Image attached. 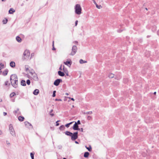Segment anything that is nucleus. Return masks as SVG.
I'll use <instances>...</instances> for the list:
<instances>
[{
    "label": "nucleus",
    "mask_w": 159,
    "mask_h": 159,
    "mask_svg": "<svg viewBox=\"0 0 159 159\" xmlns=\"http://www.w3.org/2000/svg\"><path fill=\"white\" fill-rule=\"evenodd\" d=\"M30 55V52L29 50H25L23 54L22 59L23 60H27L29 59Z\"/></svg>",
    "instance_id": "obj_1"
},
{
    "label": "nucleus",
    "mask_w": 159,
    "mask_h": 159,
    "mask_svg": "<svg viewBox=\"0 0 159 159\" xmlns=\"http://www.w3.org/2000/svg\"><path fill=\"white\" fill-rule=\"evenodd\" d=\"M75 12L77 15H80L81 13L82 8L80 4H77L75 5Z\"/></svg>",
    "instance_id": "obj_2"
},
{
    "label": "nucleus",
    "mask_w": 159,
    "mask_h": 159,
    "mask_svg": "<svg viewBox=\"0 0 159 159\" xmlns=\"http://www.w3.org/2000/svg\"><path fill=\"white\" fill-rule=\"evenodd\" d=\"M9 130L11 134L13 136H16L15 132L11 124H10L9 125Z\"/></svg>",
    "instance_id": "obj_3"
},
{
    "label": "nucleus",
    "mask_w": 159,
    "mask_h": 159,
    "mask_svg": "<svg viewBox=\"0 0 159 159\" xmlns=\"http://www.w3.org/2000/svg\"><path fill=\"white\" fill-rule=\"evenodd\" d=\"M78 132H74V133H72V134L71 135V139L72 141H74L77 139L78 138Z\"/></svg>",
    "instance_id": "obj_4"
},
{
    "label": "nucleus",
    "mask_w": 159,
    "mask_h": 159,
    "mask_svg": "<svg viewBox=\"0 0 159 159\" xmlns=\"http://www.w3.org/2000/svg\"><path fill=\"white\" fill-rule=\"evenodd\" d=\"M77 48L76 46L74 45L72 48L71 52L70 54V55L72 56H74L76 52Z\"/></svg>",
    "instance_id": "obj_5"
},
{
    "label": "nucleus",
    "mask_w": 159,
    "mask_h": 159,
    "mask_svg": "<svg viewBox=\"0 0 159 159\" xmlns=\"http://www.w3.org/2000/svg\"><path fill=\"white\" fill-rule=\"evenodd\" d=\"M18 80L11 81V84L15 88H16L18 86Z\"/></svg>",
    "instance_id": "obj_6"
},
{
    "label": "nucleus",
    "mask_w": 159,
    "mask_h": 159,
    "mask_svg": "<svg viewBox=\"0 0 159 159\" xmlns=\"http://www.w3.org/2000/svg\"><path fill=\"white\" fill-rule=\"evenodd\" d=\"M62 81V80L61 79H57L55 80L54 82V84L56 86H58L60 83Z\"/></svg>",
    "instance_id": "obj_7"
},
{
    "label": "nucleus",
    "mask_w": 159,
    "mask_h": 159,
    "mask_svg": "<svg viewBox=\"0 0 159 159\" xmlns=\"http://www.w3.org/2000/svg\"><path fill=\"white\" fill-rule=\"evenodd\" d=\"M10 80L11 81L18 80L17 75L15 74L12 75L11 76Z\"/></svg>",
    "instance_id": "obj_8"
},
{
    "label": "nucleus",
    "mask_w": 159,
    "mask_h": 159,
    "mask_svg": "<svg viewBox=\"0 0 159 159\" xmlns=\"http://www.w3.org/2000/svg\"><path fill=\"white\" fill-rule=\"evenodd\" d=\"M79 126L77 125L76 122H75V124L74 125L73 129L74 130H80V129L78 128Z\"/></svg>",
    "instance_id": "obj_9"
},
{
    "label": "nucleus",
    "mask_w": 159,
    "mask_h": 159,
    "mask_svg": "<svg viewBox=\"0 0 159 159\" xmlns=\"http://www.w3.org/2000/svg\"><path fill=\"white\" fill-rule=\"evenodd\" d=\"M25 124L26 127L29 128H32V126L31 124L27 121H25Z\"/></svg>",
    "instance_id": "obj_10"
},
{
    "label": "nucleus",
    "mask_w": 159,
    "mask_h": 159,
    "mask_svg": "<svg viewBox=\"0 0 159 159\" xmlns=\"http://www.w3.org/2000/svg\"><path fill=\"white\" fill-rule=\"evenodd\" d=\"M31 77L34 80H38V77L37 74L35 73H34L33 75H32Z\"/></svg>",
    "instance_id": "obj_11"
},
{
    "label": "nucleus",
    "mask_w": 159,
    "mask_h": 159,
    "mask_svg": "<svg viewBox=\"0 0 159 159\" xmlns=\"http://www.w3.org/2000/svg\"><path fill=\"white\" fill-rule=\"evenodd\" d=\"M64 64L67 65V66L70 67L71 64L72 62L70 61H66L64 62Z\"/></svg>",
    "instance_id": "obj_12"
},
{
    "label": "nucleus",
    "mask_w": 159,
    "mask_h": 159,
    "mask_svg": "<svg viewBox=\"0 0 159 159\" xmlns=\"http://www.w3.org/2000/svg\"><path fill=\"white\" fill-rule=\"evenodd\" d=\"M58 75L61 76H63L65 75L64 73L60 70L58 71Z\"/></svg>",
    "instance_id": "obj_13"
},
{
    "label": "nucleus",
    "mask_w": 159,
    "mask_h": 159,
    "mask_svg": "<svg viewBox=\"0 0 159 159\" xmlns=\"http://www.w3.org/2000/svg\"><path fill=\"white\" fill-rule=\"evenodd\" d=\"M39 93V90L38 89H35L33 92V94L35 95H37Z\"/></svg>",
    "instance_id": "obj_14"
},
{
    "label": "nucleus",
    "mask_w": 159,
    "mask_h": 159,
    "mask_svg": "<svg viewBox=\"0 0 159 159\" xmlns=\"http://www.w3.org/2000/svg\"><path fill=\"white\" fill-rule=\"evenodd\" d=\"M63 70L64 72L66 74V75L67 76H69L68 71L66 69H65L64 67L63 68Z\"/></svg>",
    "instance_id": "obj_15"
},
{
    "label": "nucleus",
    "mask_w": 159,
    "mask_h": 159,
    "mask_svg": "<svg viewBox=\"0 0 159 159\" xmlns=\"http://www.w3.org/2000/svg\"><path fill=\"white\" fill-rule=\"evenodd\" d=\"M10 66L12 67H14L15 66V63L14 61H11L10 63Z\"/></svg>",
    "instance_id": "obj_16"
},
{
    "label": "nucleus",
    "mask_w": 159,
    "mask_h": 159,
    "mask_svg": "<svg viewBox=\"0 0 159 159\" xmlns=\"http://www.w3.org/2000/svg\"><path fill=\"white\" fill-rule=\"evenodd\" d=\"M65 134L66 135L69 136H71V135L72 134V133L68 131H66L65 132Z\"/></svg>",
    "instance_id": "obj_17"
},
{
    "label": "nucleus",
    "mask_w": 159,
    "mask_h": 159,
    "mask_svg": "<svg viewBox=\"0 0 159 159\" xmlns=\"http://www.w3.org/2000/svg\"><path fill=\"white\" fill-rule=\"evenodd\" d=\"M16 40L19 43L21 42V39L19 36H17L16 38Z\"/></svg>",
    "instance_id": "obj_18"
},
{
    "label": "nucleus",
    "mask_w": 159,
    "mask_h": 159,
    "mask_svg": "<svg viewBox=\"0 0 159 159\" xmlns=\"http://www.w3.org/2000/svg\"><path fill=\"white\" fill-rule=\"evenodd\" d=\"M21 84L23 86H25L26 84L25 81L24 80H22L21 82Z\"/></svg>",
    "instance_id": "obj_19"
},
{
    "label": "nucleus",
    "mask_w": 159,
    "mask_h": 159,
    "mask_svg": "<svg viewBox=\"0 0 159 159\" xmlns=\"http://www.w3.org/2000/svg\"><path fill=\"white\" fill-rule=\"evenodd\" d=\"M15 12V10L12 8H11L9 11V13L11 14H13Z\"/></svg>",
    "instance_id": "obj_20"
},
{
    "label": "nucleus",
    "mask_w": 159,
    "mask_h": 159,
    "mask_svg": "<svg viewBox=\"0 0 159 159\" xmlns=\"http://www.w3.org/2000/svg\"><path fill=\"white\" fill-rule=\"evenodd\" d=\"M79 62L80 64H82L84 63H86L87 62V61H84L82 59H81L80 60Z\"/></svg>",
    "instance_id": "obj_21"
},
{
    "label": "nucleus",
    "mask_w": 159,
    "mask_h": 159,
    "mask_svg": "<svg viewBox=\"0 0 159 159\" xmlns=\"http://www.w3.org/2000/svg\"><path fill=\"white\" fill-rule=\"evenodd\" d=\"M89 155V153L88 152H86L84 154V157L86 158L87 157H88Z\"/></svg>",
    "instance_id": "obj_22"
},
{
    "label": "nucleus",
    "mask_w": 159,
    "mask_h": 159,
    "mask_svg": "<svg viewBox=\"0 0 159 159\" xmlns=\"http://www.w3.org/2000/svg\"><path fill=\"white\" fill-rule=\"evenodd\" d=\"M8 70L7 69L5 70L3 72V74L4 75H6L8 73Z\"/></svg>",
    "instance_id": "obj_23"
},
{
    "label": "nucleus",
    "mask_w": 159,
    "mask_h": 159,
    "mask_svg": "<svg viewBox=\"0 0 159 159\" xmlns=\"http://www.w3.org/2000/svg\"><path fill=\"white\" fill-rule=\"evenodd\" d=\"M24 119V117H23L20 116L18 117V120L19 121H22Z\"/></svg>",
    "instance_id": "obj_24"
},
{
    "label": "nucleus",
    "mask_w": 159,
    "mask_h": 159,
    "mask_svg": "<svg viewBox=\"0 0 159 159\" xmlns=\"http://www.w3.org/2000/svg\"><path fill=\"white\" fill-rule=\"evenodd\" d=\"M5 85L7 87H9L10 85V83H9V82L8 81H7L5 82Z\"/></svg>",
    "instance_id": "obj_25"
},
{
    "label": "nucleus",
    "mask_w": 159,
    "mask_h": 159,
    "mask_svg": "<svg viewBox=\"0 0 159 159\" xmlns=\"http://www.w3.org/2000/svg\"><path fill=\"white\" fill-rule=\"evenodd\" d=\"M108 77L111 78H112L114 77V75L113 74L111 73L109 75Z\"/></svg>",
    "instance_id": "obj_26"
},
{
    "label": "nucleus",
    "mask_w": 159,
    "mask_h": 159,
    "mask_svg": "<svg viewBox=\"0 0 159 159\" xmlns=\"http://www.w3.org/2000/svg\"><path fill=\"white\" fill-rule=\"evenodd\" d=\"M85 147L89 151H91L92 150V148L90 146H89V147H87L86 146H85Z\"/></svg>",
    "instance_id": "obj_27"
},
{
    "label": "nucleus",
    "mask_w": 159,
    "mask_h": 159,
    "mask_svg": "<svg viewBox=\"0 0 159 159\" xmlns=\"http://www.w3.org/2000/svg\"><path fill=\"white\" fill-rule=\"evenodd\" d=\"M16 93L14 92L10 94V97L12 98L15 95Z\"/></svg>",
    "instance_id": "obj_28"
},
{
    "label": "nucleus",
    "mask_w": 159,
    "mask_h": 159,
    "mask_svg": "<svg viewBox=\"0 0 159 159\" xmlns=\"http://www.w3.org/2000/svg\"><path fill=\"white\" fill-rule=\"evenodd\" d=\"M34 73H35L34 71L32 70L30 71V74L31 75H33Z\"/></svg>",
    "instance_id": "obj_29"
},
{
    "label": "nucleus",
    "mask_w": 159,
    "mask_h": 159,
    "mask_svg": "<svg viewBox=\"0 0 159 159\" xmlns=\"http://www.w3.org/2000/svg\"><path fill=\"white\" fill-rule=\"evenodd\" d=\"M65 128V127L63 125H62L60 126L59 128V129L60 130H63Z\"/></svg>",
    "instance_id": "obj_30"
},
{
    "label": "nucleus",
    "mask_w": 159,
    "mask_h": 159,
    "mask_svg": "<svg viewBox=\"0 0 159 159\" xmlns=\"http://www.w3.org/2000/svg\"><path fill=\"white\" fill-rule=\"evenodd\" d=\"M34 153H33L32 152L30 153V156L32 159H34Z\"/></svg>",
    "instance_id": "obj_31"
},
{
    "label": "nucleus",
    "mask_w": 159,
    "mask_h": 159,
    "mask_svg": "<svg viewBox=\"0 0 159 159\" xmlns=\"http://www.w3.org/2000/svg\"><path fill=\"white\" fill-rule=\"evenodd\" d=\"M84 114H92V111H88L85 113H84Z\"/></svg>",
    "instance_id": "obj_32"
},
{
    "label": "nucleus",
    "mask_w": 159,
    "mask_h": 159,
    "mask_svg": "<svg viewBox=\"0 0 159 159\" xmlns=\"http://www.w3.org/2000/svg\"><path fill=\"white\" fill-rule=\"evenodd\" d=\"M35 55V53L34 52L32 53L31 54V57L30 59L33 58Z\"/></svg>",
    "instance_id": "obj_33"
},
{
    "label": "nucleus",
    "mask_w": 159,
    "mask_h": 159,
    "mask_svg": "<svg viewBox=\"0 0 159 159\" xmlns=\"http://www.w3.org/2000/svg\"><path fill=\"white\" fill-rule=\"evenodd\" d=\"M4 67V65L2 63H0V69Z\"/></svg>",
    "instance_id": "obj_34"
},
{
    "label": "nucleus",
    "mask_w": 159,
    "mask_h": 159,
    "mask_svg": "<svg viewBox=\"0 0 159 159\" xmlns=\"http://www.w3.org/2000/svg\"><path fill=\"white\" fill-rule=\"evenodd\" d=\"M26 83L28 85H30V81L29 80H28L26 81Z\"/></svg>",
    "instance_id": "obj_35"
},
{
    "label": "nucleus",
    "mask_w": 159,
    "mask_h": 159,
    "mask_svg": "<svg viewBox=\"0 0 159 159\" xmlns=\"http://www.w3.org/2000/svg\"><path fill=\"white\" fill-rule=\"evenodd\" d=\"M96 6L97 8L98 9H100L102 7L101 5H98L97 4Z\"/></svg>",
    "instance_id": "obj_36"
},
{
    "label": "nucleus",
    "mask_w": 159,
    "mask_h": 159,
    "mask_svg": "<svg viewBox=\"0 0 159 159\" xmlns=\"http://www.w3.org/2000/svg\"><path fill=\"white\" fill-rule=\"evenodd\" d=\"M19 111V109H17L16 110H15L14 111V113L16 115V114H17L18 113V111Z\"/></svg>",
    "instance_id": "obj_37"
},
{
    "label": "nucleus",
    "mask_w": 159,
    "mask_h": 159,
    "mask_svg": "<svg viewBox=\"0 0 159 159\" xmlns=\"http://www.w3.org/2000/svg\"><path fill=\"white\" fill-rule=\"evenodd\" d=\"M7 21V19H6V20H3L2 21L3 23L4 24H6Z\"/></svg>",
    "instance_id": "obj_38"
},
{
    "label": "nucleus",
    "mask_w": 159,
    "mask_h": 159,
    "mask_svg": "<svg viewBox=\"0 0 159 159\" xmlns=\"http://www.w3.org/2000/svg\"><path fill=\"white\" fill-rule=\"evenodd\" d=\"M56 92V91H53V94H52V96L53 97H54L55 96H56V94H55Z\"/></svg>",
    "instance_id": "obj_39"
},
{
    "label": "nucleus",
    "mask_w": 159,
    "mask_h": 159,
    "mask_svg": "<svg viewBox=\"0 0 159 159\" xmlns=\"http://www.w3.org/2000/svg\"><path fill=\"white\" fill-rule=\"evenodd\" d=\"M87 119L88 120H91L92 117L90 116H88Z\"/></svg>",
    "instance_id": "obj_40"
},
{
    "label": "nucleus",
    "mask_w": 159,
    "mask_h": 159,
    "mask_svg": "<svg viewBox=\"0 0 159 159\" xmlns=\"http://www.w3.org/2000/svg\"><path fill=\"white\" fill-rule=\"evenodd\" d=\"M60 120H57L56 122V126H58L59 125V124L57 122L60 121Z\"/></svg>",
    "instance_id": "obj_41"
},
{
    "label": "nucleus",
    "mask_w": 159,
    "mask_h": 159,
    "mask_svg": "<svg viewBox=\"0 0 159 159\" xmlns=\"http://www.w3.org/2000/svg\"><path fill=\"white\" fill-rule=\"evenodd\" d=\"M77 124V125H80V120H78L77 122H76Z\"/></svg>",
    "instance_id": "obj_42"
},
{
    "label": "nucleus",
    "mask_w": 159,
    "mask_h": 159,
    "mask_svg": "<svg viewBox=\"0 0 159 159\" xmlns=\"http://www.w3.org/2000/svg\"><path fill=\"white\" fill-rule=\"evenodd\" d=\"M69 124L68 123V124H66V125H65V126L67 128H68L69 127Z\"/></svg>",
    "instance_id": "obj_43"
},
{
    "label": "nucleus",
    "mask_w": 159,
    "mask_h": 159,
    "mask_svg": "<svg viewBox=\"0 0 159 159\" xmlns=\"http://www.w3.org/2000/svg\"><path fill=\"white\" fill-rule=\"evenodd\" d=\"M78 20H76L75 22V26H76L77 24H78Z\"/></svg>",
    "instance_id": "obj_44"
},
{
    "label": "nucleus",
    "mask_w": 159,
    "mask_h": 159,
    "mask_svg": "<svg viewBox=\"0 0 159 159\" xmlns=\"http://www.w3.org/2000/svg\"><path fill=\"white\" fill-rule=\"evenodd\" d=\"M53 43H54V42L53 41V48H52V50H55V48L53 47V45H54Z\"/></svg>",
    "instance_id": "obj_45"
},
{
    "label": "nucleus",
    "mask_w": 159,
    "mask_h": 159,
    "mask_svg": "<svg viewBox=\"0 0 159 159\" xmlns=\"http://www.w3.org/2000/svg\"><path fill=\"white\" fill-rule=\"evenodd\" d=\"M50 115L52 116H54V114L53 113H50Z\"/></svg>",
    "instance_id": "obj_46"
},
{
    "label": "nucleus",
    "mask_w": 159,
    "mask_h": 159,
    "mask_svg": "<svg viewBox=\"0 0 159 159\" xmlns=\"http://www.w3.org/2000/svg\"><path fill=\"white\" fill-rule=\"evenodd\" d=\"M62 65H61L60 67L59 68V70H62Z\"/></svg>",
    "instance_id": "obj_47"
},
{
    "label": "nucleus",
    "mask_w": 159,
    "mask_h": 159,
    "mask_svg": "<svg viewBox=\"0 0 159 159\" xmlns=\"http://www.w3.org/2000/svg\"><path fill=\"white\" fill-rule=\"evenodd\" d=\"M7 114V113L6 112H3V115L4 116H5Z\"/></svg>",
    "instance_id": "obj_48"
},
{
    "label": "nucleus",
    "mask_w": 159,
    "mask_h": 159,
    "mask_svg": "<svg viewBox=\"0 0 159 159\" xmlns=\"http://www.w3.org/2000/svg\"><path fill=\"white\" fill-rule=\"evenodd\" d=\"M74 43L77 44L78 43V42L77 41H75L73 42Z\"/></svg>",
    "instance_id": "obj_49"
},
{
    "label": "nucleus",
    "mask_w": 159,
    "mask_h": 159,
    "mask_svg": "<svg viewBox=\"0 0 159 159\" xmlns=\"http://www.w3.org/2000/svg\"><path fill=\"white\" fill-rule=\"evenodd\" d=\"M93 3L95 4V5H96L97 4V3H96V2L94 0V1H93Z\"/></svg>",
    "instance_id": "obj_50"
},
{
    "label": "nucleus",
    "mask_w": 159,
    "mask_h": 159,
    "mask_svg": "<svg viewBox=\"0 0 159 159\" xmlns=\"http://www.w3.org/2000/svg\"><path fill=\"white\" fill-rule=\"evenodd\" d=\"M56 101H61V99H56Z\"/></svg>",
    "instance_id": "obj_51"
},
{
    "label": "nucleus",
    "mask_w": 159,
    "mask_h": 159,
    "mask_svg": "<svg viewBox=\"0 0 159 159\" xmlns=\"http://www.w3.org/2000/svg\"><path fill=\"white\" fill-rule=\"evenodd\" d=\"M142 155L143 156L145 157L146 156V154H143V153H142Z\"/></svg>",
    "instance_id": "obj_52"
},
{
    "label": "nucleus",
    "mask_w": 159,
    "mask_h": 159,
    "mask_svg": "<svg viewBox=\"0 0 159 159\" xmlns=\"http://www.w3.org/2000/svg\"><path fill=\"white\" fill-rule=\"evenodd\" d=\"M58 147H59V149H61L62 148V146L61 145H60V146H58Z\"/></svg>",
    "instance_id": "obj_53"
},
{
    "label": "nucleus",
    "mask_w": 159,
    "mask_h": 159,
    "mask_svg": "<svg viewBox=\"0 0 159 159\" xmlns=\"http://www.w3.org/2000/svg\"><path fill=\"white\" fill-rule=\"evenodd\" d=\"M80 130V131L81 132H83V129L82 128H81Z\"/></svg>",
    "instance_id": "obj_54"
},
{
    "label": "nucleus",
    "mask_w": 159,
    "mask_h": 159,
    "mask_svg": "<svg viewBox=\"0 0 159 159\" xmlns=\"http://www.w3.org/2000/svg\"><path fill=\"white\" fill-rule=\"evenodd\" d=\"M157 34L158 36H159V30L157 32Z\"/></svg>",
    "instance_id": "obj_55"
},
{
    "label": "nucleus",
    "mask_w": 159,
    "mask_h": 159,
    "mask_svg": "<svg viewBox=\"0 0 159 159\" xmlns=\"http://www.w3.org/2000/svg\"><path fill=\"white\" fill-rule=\"evenodd\" d=\"M53 110H52H52L50 111V113H52V112H53Z\"/></svg>",
    "instance_id": "obj_56"
},
{
    "label": "nucleus",
    "mask_w": 159,
    "mask_h": 159,
    "mask_svg": "<svg viewBox=\"0 0 159 159\" xmlns=\"http://www.w3.org/2000/svg\"><path fill=\"white\" fill-rule=\"evenodd\" d=\"M73 122H73H73H70V123H68V124H69V125H70L71 124H72Z\"/></svg>",
    "instance_id": "obj_57"
},
{
    "label": "nucleus",
    "mask_w": 159,
    "mask_h": 159,
    "mask_svg": "<svg viewBox=\"0 0 159 159\" xmlns=\"http://www.w3.org/2000/svg\"><path fill=\"white\" fill-rule=\"evenodd\" d=\"M2 134V131L0 130V135H1Z\"/></svg>",
    "instance_id": "obj_58"
},
{
    "label": "nucleus",
    "mask_w": 159,
    "mask_h": 159,
    "mask_svg": "<svg viewBox=\"0 0 159 159\" xmlns=\"http://www.w3.org/2000/svg\"><path fill=\"white\" fill-rule=\"evenodd\" d=\"M71 100L73 101H74V99L73 98H71Z\"/></svg>",
    "instance_id": "obj_59"
},
{
    "label": "nucleus",
    "mask_w": 159,
    "mask_h": 159,
    "mask_svg": "<svg viewBox=\"0 0 159 159\" xmlns=\"http://www.w3.org/2000/svg\"><path fill=\"white\" fill-rule=\"evenodd\" d=\"M75 143H76V144H78L79 143L78 142H77V141H75Z\"/></svg>",
    "instance_id": "obj_60"
},
{
    "label": "nucleus",
    "mask_w": 159,
    "mask_h": 159,
    "mask_svg": "<svg viewBox=\"0 0 159 159\" xmlns=\"http://www.w3.org/2000/svg\"><path fill=\"white\" fill-rule=\"evenodd\" d=\"M66 95H68V93H66Z\"/></svg>",
    "instance_id": "obj_61"
},
{
    "label": "nucleus",
    "mask_w": 159,
    "mask_h": 159,
    "mask_svg": "<svg viewBox=\"0 0 159 159\" xmlns=\"http://www.w3.org/2000/svg\"><path fill=\"white\" fill-rule=\"evenodd\" d=\"M0 102H2V99H0Z\"/></svg>",
    "instance_id": "obj_62"
},
{
    "label": "nucleus",
    "mask_w": 159,
    "mask_h": 159,
    "mask_svg": "<svg viewBox=\"0 0 159 159\" xmlns=\"http://www.w3.org/2000/svg\"><path fill=\"white\" fill-rule=\"evenodd\" d=\"M156 92H154V94H156Z\"/></svg>",
    "instance_id": "obj_63"
},
{
    "label": "nucleus",
    "mask_w": 159,
    "mask_h": 159,
    "mask_svg": "<svg viewBox=\"0 0 159 159\" xmlns=\"http://www.w3.org/2000/svg\"><path fill=\"white\" fill-rule=\"evenodd\" d=\"M63 159H66V158H63Z\"/></svg>",
    "instance_id": "obj_64"
}]
</instances>
